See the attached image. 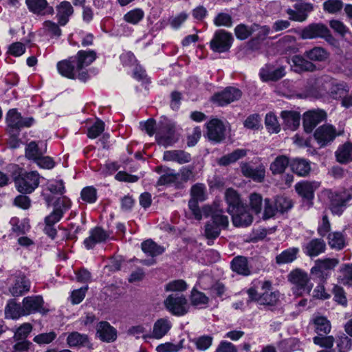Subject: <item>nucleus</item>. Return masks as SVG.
<instances>
[{
  "mask_svg": "<svg viewBox=\"0 0 352 352\" xmlns=\"http://www.w3.org/2000/svg\"><path fill=\"white\" fill-rule=\"evenodd\" d=\"M233 41L232 35L224 30H217L210 42L211 50L217 53H223L229 50Z\"/></svg>",
  "mask_w": 352,
  "mask_h": 352,
  "instance_id": "nucleus-8",
  "label": "nucleus"
},
{
  "mask_svg": "<svg viewBox=\"0 0 352 352\" xmlns=\"http://www.w3.org/2000/svg\"><path fill=\"white\" fill-rule=\"evenodd\" d=\"M304 56L311 62H324L329 58V53L323 47H314L311 50L305 51Z\"/></svg>",
  "mask_w": 352,
  "mask_h": 352,
  "instance_id": "nucleus-35",
  "label": "nucleus"
},
{
  "mask_svg": "<svg viewBox=\"0 0 352 352\" xmlns=\"http://www.w3.org/2000/svg\"><path fill=\"white\" fill-rule=\"evenodd\" d=\"M340 273L342 283L352 285V264L344 265L340 269Z\"/></svg>",
  "mask_w": 352,
  "mask_h": 352,
  "instance_id": "nucleus-64",
  "label": "nucleus"
},
{
  "mask_svg": "<svg viewBox=\"0 0 352 352\" xmlns=\"http://www.w3.org/2000/svg\"><path fill=\"white\" fill-rule=\"evenodd\" d=\"M73 13L74 8L70 2L67 1L60 2L56 6V17L58 24L61 26L65 25Z\"/></svg>",
  "mask_w": 352,
  "mask_h": 352,
  "instance_id": "nucleus-20",
  "label": "nucleus"
},
{
  "mask_svg": "<svg viewBox=\"0 0 352 352\" xmlns=\"http://www.w3.org/2000/svg\"><path fill=\"white\" fill-rule=\"evenodd\" d=\"M73 57L80 72H87L85 68L96 59L97 55L94 50H80Z\"/></svg>",
  "mask_w": 352,
  "mask_h": 352,
  "instance_id": "nucleus-18",
  "label": "nucleus"
},
{
  "mask_svg": "<svg viewBox=\"0 0 352 352\" xmlns=\"http://www.w3.org/2000/svg\"><path fill=\"white\" fill-rule=\"evenodd\" d=\"M47 188L54 194L63 195L65 192L64 182L61 179L48 182Z\"/></svg>",
  "mask_w": 352,
  "mask_h": 352,
  "instance_id": "nucleus-63",
  "label": "nucleus"
},
{
  "mask_svg": "<svg viewBox=\"0 0 352 352\" xmlns=\"http://www.w3.org/2000/svg\"><path fill=\"white\" fill-rule=\"evenodd\" d=\"M108 237L106 232L100 228H95L90 231L89 237L85 239L84 244L87 249L93 248L98 243L104 241Z\"/></svg>",
  "mask_w": 352,
  "mask_h": 352,
  "instance_id": "nucleus-30",
  "label": "nucleus"
},
{
  "mask_svg": "<svg viewBox=\"0 0 352 352\" xmlns=\"http://www.w3.org/2000/svg\"><path fill=\"white\" fill-rule=\"evenodd\" d=\"M34 122L33 118H23L16 109L8 111L6 115V122L11 130H19L23 127L31 126Z\"/></svg>",
  "mask_w": 352,
  "mask_h": 352,
  "instance_id": "nucleus-11",
  "label": "nucleus"
},
{
  "mask_svg": "<svg viewBox=\"0 0 352 352\" xmlns=\"http://www.w3.org/2000/svg\"><path fill=\"white\" fill-rule=\"evenodd\" d=\"M232 270L239 274L248 276L251 274L248 258L243 256H238L231 262Z\"/></svg>",
  "mask_w": 352,
  "mask_h": 352,
  "instance_id": "nucleus-32",
  "label": "nucleus"
},
{
  "mask_svg": "<svg viewBox=\"0 0 352 352\" xmlns=\"http://www.w3.org/2000/svg\"><path fill=\"white\" fill-rule=\"evenodd\" d=\"M327 195L331 201V210L333 213L341 214L349 202L352 200V194L347 190H329Z\"/></svg>",
  "mask_w": 352,
  "mask_h": 352,
  "instance_id": "nucleus-4",
  "label": "nucleus"
},
{
  "mask_svg": "<svg viewBox=\"0 0 352 352\" xmlns=\"http://www.w3.org/2000/svg\"><path fill=\"white\" fill-rule=\"evenodd\" d=\"M274 201L278 212L282 214L287 212L293 206L292 200L283 196H277L274 198Z\"/></svg>",
  "mask_w": 352,
  "mask_h": 352,
  "instance_id": "nucleus-49",
  "label": "nucleus"
},
{
  "mask_svg": "<svg viewBox=\"0 0 352 352\" xmlns=\"http://www.w3.org/2000/svg\"><path fill=\"white\" fill-rule=\"evenodd\" d=\"M330 28L342 37H346L350 34L349 28L340 20L333 19L329 21Z\"/></svg>",
  "mask_w": 352,
  "mask_h": 352,
  "instance_id": "nucleus-53",
  "label": "nucleus"
},
{
  "mask_svg": "<svg viewBox=\"0 0 352 352\" xmlns=\"http://www.w3.org/2000/svg\"><path fill=\"white\" fill-rule=\"evenodd\" d=\"M191 198L204 201L206 199V186L203 184H196L193 185L190 190Z\"/></svg>",
  "mask_w": 352,
  "mask_h": 352,
  "instance_id": "nucleus-60",
  "label": "nucleus"
},
{
  "mask_svg": "<svg viewBox=\"0 0 352 352\" xmlns=\"http://www.w3.org/2000/svg\"><path fill=\"white\" fill-rule=\"evenodd\" d=\"M299 252L298 248H290L276 256V261L278 265H283L293 262L297 258Z\"/></svg>",
  "mask_w": 352,
  "mask_h": 352,
  "instance_id": "nucleus-39",
  "label": "nucleus"
},
{
  "mask_svg": "<svg viewBox=\"0 0 352 352\" xmlns=\"http://www.w3.org/2000/svg\"><path fill=\"white\" fill-rule=\"evenodd\" d=\"M213 23L217 27L230 28L232 25V18L228 13L220 12L214 18Z\"/></svg>",
  "mask_w": 352,
  "mask_h": 352,
  "instance_id": "nucleus-56",
  "label": "nucleus"
},
{
  "mask_svg": "<svg viewBox=\"0 0 352 352\" xmlns=\"http://www.w3.org/2000/svg\"><path fill=\"white\" fill-rule=\"evenodd\" d=\"M343 7L341 0H327L323 3V9L330 14H336L340 12Z\"/></svg>",
  "mask_w": 352,
  "mask_h": 352,
  "instance_id": "nucleus-55",
  "label": "nucleus"
},
{
  "mask_svg": "<svg viewBox=\"0 0 352 352\" xmlns=\"http://www.w3.org/2000/svg\"><path fill=\"white\" fill-rule=\"evenodd\" d=\"M182 342L183 341H180L177 344L169 342L162 343L156 347V351L157 352H178L183 348Z\"/></svg>",
  "mask_w": 352,
  "mask_h": 352,
  "instance_id": "nucleus-61",
  "label": "nucleus"
},
{
  "mask_svg": "<svg viewBox=\"0 0 352 352\" xmlns=\"http://www.w3.org/2000/svg\"><path fill=\"white\" fill-rule=\"evenodd\" d=\"M259 75L263 81H276L285 75V69L284 67L273 69L271 65H265L261 69Z\"/></svg>",
  "mask_w": 352,
  "mask_h": 352,
  "instance_id": "nucleus-24",
  "label": "nucleus"
},
{
  "mask_svg": "<svg viewBox=\"0 0 352 352\" xmlns=\"http://www.w3.org/2000/svg\"><path fill=\"white\" fill-rule=\"evenodd\" d=\"M207 136L209 140L220 142L225 138L226 127L223 122L214 118L207 123Z\"/></svg>",
  "mask_w": 352,
  "mask_h": 352,
  "instance_id": "nucleus-14",
  "label": "nucleus"
},
{
  "mask_svg": "<svg viewBox=\"0 0 352 352\" xmlns=\"http://www.w3.org/2000/svg\"><path fill=\"white\" fill-rule=\"evenodd\" d=\"M225 200L228 204L227 211L229 214L237 211L243 206L239 193L233 188H228L225 192Z\"/></svg>",
  "mask_w": 352,
  "mask_h": 352,
  "instance_id": "nucleus-27",
  "label": "nucleus"
},
{
  "mask_svg": "<svg viewBox=\"0 0 352 352\" xmlns=\"http://www.w3.org/2000/svg\"><path fill=\"white\" fill-rule=\"evenodd\" d=\"M97 334L104 342H113L116 339V330L107 322H100L97 325Z\"/></svg>",
  "mask_w": 352,
  "mask_h": 352,
  "instance_id": "nucleus-28",
  "label": "nucleus"
},
{
  "mask_svg": "<svg viewBox=\"0 0 352 352\" xmlns=\"http://www.w3.org/2000/svg\"><path fill=\"white\" fill-rule=\"evenodd\" d=\"M289 165V159L285 155L278 156L270 165V170L273 174L283 173Z\"/></svg>",
  "mask_w": 352,
  "mask_h": 352,
  "instance_id": "nucleus-44",
  "label": "nucleus"
},
{
  "mask_svg": "<svg viewBox=\"0 0 352 352\" xmlns=\"http://www.w3.org/2000/svg\"><path fill=\"white\" fill-rule=\"evenodd\" d=\"M281 117L287 127L292 131L296 130L300 124V113L296 111H282Z\"/></svg>",
  "mask_w": 352,
  "mask_h": 352,
  "instance_id": "nucleus-37",
  "label": "nucleus"
},
{
  "mask_svg": "<svg viewBox=\"0 0 352 352\" xmlns=\"http://www.w3.org/2000/svg\"><path fill=\"white\" fill-rule=\"evenodd\" d=\"M232 223L236 227H247L253 221V217L243 205L234 212H231Z\"/></svg>",
  "mask_w": 352,
  "mask_h": 352,
  "instance_id": "nucleus-19",
  "label": "nucleus"
},
{
  "mask_svg": "<svg viewBox=\"0 0 352 352\" xmlns=\"http://www.w3.org/2000/svg\"><path fill=\"white\" fill-rule=\"evenodd\" d=\"M222 210H214L212 208V212L210 215L212 219V222L216 224L217 226H221L223 228H226L228 226L229 220L228 217L222 214Z\"/></svg>",
  "mask_w": 352,
  "mask_h": 352,
  "instance_id": "nucleus-57",
  "label": "nucleus"
},
{
  "mask_svg": "<svg viewBox=\"0 0 352 352\" xmlns=\"http://www.w3.org/2000/svg\"><path fill=\"white\" fill-rule=\"evenodd\" d=\"M40 176L36 171L26 172L15 179V186L19 192L32 193L39 185Z\"/></svg>",
  "mask_w": 352,
  "mask_h": 352,
  "instance_id": "nucleus-6",
  "label": "nucleus"
},
{
  "mask_svg": "<svg viewBox=\"0 0 352 352\" xmlns=\"http://www.w3.org/2000/svg\"><path fill=\"white\" fill-rule=\"evenodd\" d=\"M265 126L270 133H277L280 130V126L278 122L276 116L272 113H267L265 120Z\"/></svg>",
  "mask_w": 352,
  "mask_h": 352,
  "instance_id": "nucleus-54",
  "label": "nucleus"
},
{
  "mask_svg": "<svg viewBox=\"0 0 352 352\" xmlns=\"http://www.w3.org/2000/svg\"><path fill=\"white\" fill-rule=\"evenodd\" d=\"M264 211L263 214V218L264 219H268L276 216L278 213V209L275 205L274 199H265L264 200Z\"/></svg>",
  "mask_w": 352,
  "mask_h": 352,
  "instance_id": "nucleus-52",
  "label": "nucleus"
},
{
  "mask_svg": "<svg viewBox=\"0 0 352 352\" xmlns=\"http://www.w3.org/2000/svg\"><path fill=\"white\" fill-rule=\"evenodd\" d=\"M326 113L322 110L309 111L303 115V126L307 133H311L316 126L324 120Z\"/></svg>",
  "mask_w": 352,
  "mask_h": 352,
  "instance_id": "nucleus-16",
  "label": "nucleus"
},
{
  "mask_svg": "<svg viewBox=\"0 0 352 352\" xmlns=\"http://www.w3.org/2000/svg\"><path fill=\"white\" fill-rule=\"evenodd\" d=\"M144 16V13L142 9L135 8L130 10L124 16V19L131 24H138Z\"/></svg>",
  "mask_w": 352,
  "mask_h": 352,
  "instance_id": "nucleus-51",
  "label": "nucleus"
},
{
  "mask_svg": "<svg viewBox=\"0 0 352 352\" xmlns=\"http://www.w3.org/2000/svg\"><path fill=\"white\" fill-rule=\"evenodd\" d=\"M234 33L236 37L239 40H245L249 36H250L252 34L254 33V30L253 28V24L251 25H247L243 23H241L236 25L234 28Z\"/></svg>",
  "mask_w": 352,
  "mask_h": 352,
  "instance_id": "nucleus-47",
  "label": "nucleus"
},
{
  "mask_svg": "<svg viewBox=\"0 0 352 352\" xmlns=\"http://www.w3.org/2000/svg\"><path fill=\"white\" fill-rule=\"evenodd\" d=\"M293 66L297 72H314L317 69V67L306 57L296 55L292 58Z\"/></svg>",
  "mask_w": 352,
  "mask_h": 352,
  "instance_id": "nucleus-33",
  "label": "nucleus"
},
{
  "mask_svg": "<svg viewBox=\"0 0 352 352\" xmlns=\"http://www.w3.org/2000/svg\"><path fill=\"white\" fill-rule=\"evenodd\" d=\"M142 250L148 256L152 257L162 254L164 252V248L158 245L151 239L144 241L142 243Z\"/></svg>",
  "mask_w": 352,
  "mask_h": 352,
  "instance_id": "nucleus-40",
  "label": "nucleus"
},
{
  "mask_svg": "<svg viewBox=\"0 0 352 352\" xmlns=\"http://www.w3.org/2000/svg\"><path fill=\"white\" fill-rule=\"evenodd\" d=\"M5 318L6 319L17 320L25 316L23 305L16 302L14 299H10L5 307Z\"/></svg>",
  "mask_w": 352,
  "mask_h": 352,
  "instance_id": "nucleus-29",
  "label": "nucleus"
},
{
  "mask_svg": "<svg viewBox=\"0 0 352 352\" xmlns=\"http://www.w3.org/2000/svg\"><path fill=\"white\" fill-rule=\"evenodd\" d=\"M288 279L294 285L293 290L296 295L309 294L313 288V284L310 282L308 274L300 269L292 271Z\"/></svg>",
  "mask_w": 352,
  "mask_h": 352,
  "instance_id": "nucleus-2",
  "label": "nucleus"
},
{
  "mask_svg": "<svg viewBox=\"0 0 352 352\" xmlns=\"http://www.w3.org/2000/svg\"><path fill=\"white\" fill-rule=\"evenodd\" d=\"M335 155L336 160L340 164L352 162V143L346 142L339 146Z\"/></svg>",
  "mask_w": 352,
  "mask_h": 352,
  "instance_id": "nucleus-34",
  "label": "nucleus"
},
{
  "mask_svg": "<svg viewBox=\"0 0 352 352\" xmlns=\"http://www.w3.org/2000/svg\"><path fill=\"white\" fill-rule=\"evenodd\" d=\"M320 186L318 182H302L297 183L295 189L298 194L308 200L314 198V191Z\"/></svg>",
  "mask_w": 352,
  "mask_h": 352,
  "instance_id": "nucleus-23",
  "label": "nucleus"
},
{
  "mask_svg": "<svg viewBox=\"0 0 352 352\" xmlns=\"http://www.w3.org/2000/svg\"><path fill=\"white\" fill-rule=\"evenodd\" d=\"M31 282L24 275L18 276L14 283L9 287V292L14 297L21 296L30 292Z\"/></svg>",
  "mask_w": 352,
  "mask_h": 352,
  "instance_id": "nucleus-17",
  "label": "nucleus"
},
{
  "mask_svg": "<svg viewBox=\"0 0 352 352\" xmlns=\"http://www.w3.org/2000/svg\"><path fill=\"white\" fill-rule=\"evenodd\" d=\"M331 85L330 94L335 99L342 97L348 91L347 87L344 83L331 82Z\"/></svg>",
  "mask_w": 352,
  "mask_h": 352,
  "instance_id": "nucleus-59",
  "label": "nucleus"
},
{
  "mask_svg": "<svg viewBox=\"0 0 352 352\" xmlns=\"http://www.w3.org/2000/svg\"><path fill=\"white\" fill-rule=\"evenodd\" d=\"M67 344L70 346H82L88 342V338L85 334H80L78 332L71 333L67 338Z\"/></svg>",
  "mask_w": 352,
  "mask_h": 352,
  "instance_id": "nucleus-45",
  "label": "nucleus"
},
{
  "mask_svg": "<svg viewBox=\"0 0 352 352\" xmlns=\"http://www.w3.org/2000/svg\"><path fill=\"white\" fill-rule=\"evenodd\" d=\"M314 323L315 325V330L320 336L327 334L331 331L330 322L324 317L318 316L315 318Z\"/></svg>",
  "mask_w": 352,
  "mask_h": 352,
  "instance_id": "nucleus-43",
  "label": "nucleus"
},
{
  "mask_svg": "<svg viewBox=\"0 0 352 352\" xmlns=\"http://www.w3.org/2000/svg\"><path fill=\"white\" fill-rule=\"evenodd\" d=\"M29 10L34 14L45 15L52 14L54 9L50 6L46 0H26Z\"/></svg>",
  "mask_w": 352,
  "mask_h": 352,
  "instance_id": "nucleus-25",
  "label": "nucleus"
},
{
  "mask_svg": "<svg viewBox=\"0 0 352 352\" xmlns=\"http://www.w3.org/2000/svg\"><path fill=\"white\" fill-rule=\"evenodd\" d=\"M250 206L255 214H258L261 211L263 198L260 194L252 193L250 195Z\"/></svg>",
  "mask_w": 352,
  "mask_h": 352,
  "instance_id": "nucleus-62",
  "label": "nucleus"
},
{
  "mask_svg": "<svg viewBox=\"0 0 352 352\" xmlns=\"http://www.w3.org/2000/svg\"><path fill=\"white\" fill-rule=\"evenodd\" d=\"M56 67L58 73L67 78H78L83 82L89 78L87 72H80L73 56L58 62Z\"/></svg>",
  "mask_w": 352,
  "mask_h": 352,
  "instance_id": "nucleus-3",
  "label": "nucleus"
},
{
  "mask_svg": "<svg viewBox=\"0 0 352 352\" xmlns=\"http://www.w3.org/2000/svg\"><path fill=\"white\" fill-rule=\"evenodd\" d=\"M247 154L245 149H236L232 153L226 155L219 159L218 163L221 166H227L236 162L238 160L243 157Z\"/></svg>",
  "mask_w": 352,
  "mask_h": 352,
  "instance_id": "nucleus-41",
  "label": "nucleus"
},
{
  "mask_svg": "<svg viewBox=\"0 0 352 352\" xmlns=\"http://www.w3.org/2000/svg\"><path fill=\"white\" fill-rule=\"evenodd\" d=\"M292 170L299 176H306L309 174L311 166L308 161L304 159H295L290 163Z\"/></svg>",
  "mask_w": 352,
  "mask_h": 352,
  "instance_id": "nucleus-38",
  "label": "nucleus"
},
{
  "mask_svg": "<svg viewBox=\"0 0 352 352\" xmlns=\"http://www.w3.org/2000/svg\"><path fill=\"white\" fill-rule=\"evenodd\" d=\"M39 144H42L43 142L32 141L27 144L25 155L28 160L35 161L39 156L44 155L46 151V144H44V148H43L39 147Z\"/></svg>",
  "mask_w": 352,
  "mask_h": 352,
  "instance_id": "nucleus-36",
  "label": "nucleus"
},
{
  "mask_svg": "<svg viewBox=\"0 0 352 352\" xmlns=\"http://www.w3.org/2000/svg\"><path fill=\"white\" fill-rule=\"evenodd\" d=\"M163 159L165 161H172L182 164L189 162L191 160V155L184 151L173 150L165 151Z\"/></svg>",
  "mask_w": 352,
  "mask_h": 352,
  "instance_id": "nucleus-31",
  "label": "nucleus"
},
{
  "mask_svg": "<svg viewBox=\"0 0 352 352\" xmlns=\"http://www.w3.org/2000/svg\"><path fill=\"white\" fill-rule=\"evenodd\" d=\"M44 301L41 296H30L25 297L22 300L23 311L25 316L39 312L46 314L48 310L43 307Z\"/></svg>",
  "mask_w": 352,
  "mask_h": 352,
  "instance_id": "nucleus-12",
  "label": "nucleus"
},
{
  "mask_svg": "<svg viewBox=\"0 0 352 352\" xmlns=\"http://www.w3.org/2000/svg\"><path fill=\"white\" fill-rule=\"evenodd\" d=\"M300 36L302 39L323 38L326 40L332 37L328 28L322 23H312L309 25L302 30Z\"/></svg>",
  "mask_w": 352,
  "mask_h": 352,
  "instance_id": "nucleus-10",
  "label": "nucleus"
},
{
  "mask_svg": "<svg viewBox=\"0 0 352 352\" xmlns=\"http://www.w3.org/2000/svg\"><path fill=\"white\" fill-rule=\"evenodd\" d=\"M326 244L322 239H314L305 243L302 250L304 253L310 256L314 257L324 252Z\"/></svg>",
  "mask_w": 352,
  "mask_h": 352,
  "instance_id": "nucleus-22",
  "label": "nucleus"
},
{
  "mask_svg": "<svg viewBox=\"0 0 352 352\" xmlns=\"http://www.w3.org/2000/svg\"><path fill=\"white\" fill-rule=\"evenodd\" d=\"M104 130V122L100 120H97L96 122L88 129L87 136L91 139H95L98 137Z\"/></svg>",
  "mask_w": 352,
  "mask_h": 352,
  "instance_id": "nucleus-58",
  "label": "nucleus"
},
{
  "mask_svg": "<svg viewBox=\"0 0 352 352\" xmlns=\"http://www.w3.org/2000/svg\"><path fill=\"white\" fill-rule=\"evenodd\" d=\"M59 25L58 23H56L52 21H46L43 24V29L45 34L51 38H58L62 33Z\"/></svg>",
  "mask_w": 352,
  "mask_h": 352,
  "instance_id": "nucleus-46",
  "label": "nucleus"
},
{
  "mask_svg": "<svg viewBox=\"0 0 352 352\" xmlns=\"http://www.w3.org/2000/svg\"><path fill=\"white\" fill-rule=\"evenodd\" d=\"M155 137L157 143L164 146L175 144L179 138L175 126L168 120L160 121Z\"/></svg>",
  "mask_w": 352,
  "mask_h": 352,
  "instance_id": "nucleus-7",
  "label": "nucleus"
},
{
  "mask_svg": "<svg viewBox=\"0 0 352 352\" xmlns=\"http://www.w3.org/2000/svg\"><path fill=\"white\" fill-rule=\"evenodd\" d=\"M241 172L245 177H250L255 182H261L265 177V168L260 166L254 168L248 163L241 164Z\"/></svg>",
  "mask_w": 352,
  "mask_h": 352,
  "instance_id": "nucleus-26",
  "label": "nucleus"
},
{
  "mask_svg": "<svg viewBox=\"0 0 352 352\" xmlns=\"http://www.w3.org/2000/svg\"><path fill=\"white\" fill-rule=\"evenodd\" d=\"M190 300L192 305L202 307L208 302V298L201 292L193 289L191 292Z\"/></svg>",
  "mask_w": 352,
  "mask_h": 352,
  "instance_id": "nucleus-50",
  "label": "nucleus"
},
{
  "mask_svg": "<svg viewBox=\"0 0 352 352\" xmlns=\"http://www.w3.org/2000/svg\"><path fill=\"white\" fill-rule=\"evenodd\" d=\"M258 285L263 292L258 293L253 287L248 290V294L250 300L255 301L259 305H274L278 300L279 293L271 291L272 283L269 280L259 281Z\"/></svg>",
  "mask_w": 352,
  "mask_h": 352,
  "instance_id": "nucleus-1",
  "label": "nucleus"
},
{
  "mask_svg": "<svg viewBox=\"0 0 352 352\" xmlns=\"http://www.w3.org/2000/svg\"><path fill=\"white\" fill-rule=\"evenodd\" d=\"M241 97V91L235 87H230L226 88L221 92L216 94L213 98V101L219 106L227 105Z\"/></svg>",
  "mask_w": 352,
  "mask_h": 352,
  "instance_id": "nucleus-13",
  "label": "nucleus"
},
{
  "mask_svg": "<svg viewBox=\"0 0 352 352\" xmlns=\"http://www.w3.org/2000/svg\"><path fill=\"white\" fill-rule=\"evenodd\" d=\"M336 135V129L329 124L318 127L314 133V138L321 147L332 142Z\"/></svg>",
  "mask_w": 352,
  "mask_h": 352,
  "instance_id": "nucleus-15",
  "label": "nucleus"
},
{
  "mask_svg": "<svg viewBox=\"0 0 352 352\" xmlns=\"http://www.w3.org/2000/svg\"><path fill=\"white\" fill-rule=\"evenodd\" d=\"M166 309L174 316H182L189 310V305L186 297L179 293L172 294L164 302Z\"/></svg>",
  "mask_w": 352,
  "mask_h": 352,
  "instance_id": "nucleus-5",
  "label": "nucleus"
},
{
  "mask_svg": "<svg viewBox=\"0 0 352 352\" xmlns=\"http://www.w3.org/2000/svg\"><path fill=\"white\" fill-rule=\"evenodd\" d=\"M166 184H174L176 187H179V175L173 170H168L165 174L160 176L157 181V185L162 186Z\"/></svg>",
  "mask_w": 352,
  "mask_h": 352,
  "instance_id": "nucleus-42",
  "label": "nucleus"
},
{
  "mask_svg": "<svg viewBox=\"0 0 352 352\" xmlns=\"http://www.w3.org/2000/svg\"><path fill=\"white\" fill-rule=\"evenodd\" d=\"M329 245L331 248L341 250L344 247V239L341 232H335L328 235Z\"/></svg>",
  "mask_w": 352,
  "mask_h": 352,
  "instance_id": "nucleus-48",
  "label": "nucleus"
},
{
  "mask_svg": "<svg viewBox=\"0 0 352 352\" xmlns=\"http://www.w3.org/2000/svg\"><path fill=\"white\" fill-rule=\"evenodd\" d=\"M171 327L172 323L168 319H158L154 323L151 335L144 336V338L149 337L157 340L161 339L168 333Z\"/></svg>",
  "mask_w": 352,
  "mask_h": 352,
  "instance_id": "nucleus-21",
  "label": "nucleus"
},
{
  "mask_svg": "<svg viewBox=\"0 0 352 352\" xmlns=\"http://www.w3.org/2000/svg\"><path fill=\"white\" fill-rule=\"evenodd\" d=\"M338 263V261L336 258L318 259L311 268V273L323 282L329 276V271L333 270Z\"/></svg>",
  "mask_w": 352,
  "mask_h": 352,
  "instance_id": "nucleus-9",
  "label": "nucleus"
}]
</instances>
